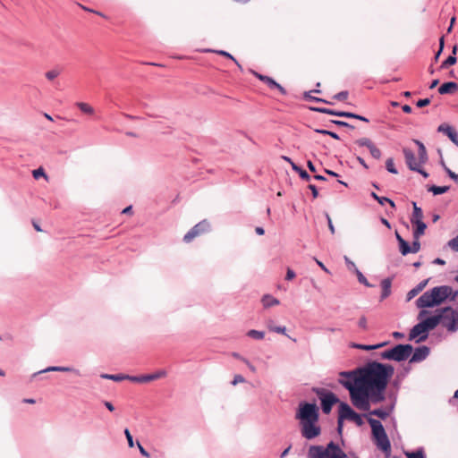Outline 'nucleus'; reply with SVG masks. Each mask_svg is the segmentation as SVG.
<instances>
[{"label": "nucleus", "instance_id": "obj_46", "mask_svg": "<svg viewBox=\"0 0 458 458\" xmlns=\"http://www.w3.org/2000/svg\"><path fill=\"white\" fill-rule=\"evenodd\" d=\"M331 123H334L335 125H338V126H341V127H348V128H351V129H354V126L344 122V121H341V120H331L330 121Z\"/></svg>", "mask_w": 458, "mask_h": 458}, {"label": "nucleus", "instance_id": "obj_27", "mask_svg": "<svg viewBox=\"0 0 458 458\" xmlns=\"http://www.w3.org/2000/svg\"><path fill=\"white\" fill-rule=\"evenodd\" d=\"M449 186H437V185H431L428 188V191L432 192L434 195H440L444 194L446 191H448Z\"/></svg>", "mask_w": 458, "mask_h": 458}, {"label": "nucleus", "instance_id": "obj_34", "mask_svg": "<svg viewBox=\"0 0 458 458\" xmlns=\"http://www.w3.org/2000/svg\"><path fill=\"white\" fill-rule=\"evenodd\" d=\"M371 415L377 416L382 420H385L388 417L389 412L384 409L378 408L371 411L369 412Z\"/></svg>", "mask_w": 458, "mask_h": 458}, {"label": "nucleus", "instance_id": "obj_7", "mask_svg": "<svg viewBox=\"0 0 458 458\" xmlns=\"http://www.w3.org/2000/svg\"><path fill=\"white\" fill-rule=\"evenodd\" d=\"M313 392L317 394L321 402V409L325 414H329L332 407L339 403L338 397L331 391L325 388L315 387Z\"/></svg>", "mask_w": 458, "mask_h": 458}, {"label": "nucleus", "instance_id": "obj_16", "mask_svg": "<svg viewBox=\"0 0 458 458\" xmlns=\"http://www.w3.org/2000/svg\"><path fill=\"white\" fill-rule=\"evenodd\" d=\"M403 154L405 158L406 165L408 168L411 171L418 170V166L423 165V163H420V160L416 161L415 155L412 150L408 148H403Z\"/></svg>", "mask_w": 458, "mask_h": 458}, {"label": "nucleus", "instance_id": "obj_31", "mask_svg": "<svg viewBox=\"0 0 458 458\" xmlns=\"http://www.w3.org/2000/svg\"><path fill=\"white\" fill-rule=\"evenodd\" d=\"M102 378L113 380L115 382H120L123 380H125V375L124 374H101Z\"/></svg>", "mask_w": 458, "mask_h": 458}, {"label": "nucleus", "instance_id": "obj_40", "mask_svg": "<svg viewBox=\"0 0 458 458\" xmlns=\"http://www.w3.org/2000/svg\"><path fill=\"white\" fill-rule=\"evenodd\" d=\"M369 150L372 157L375 159H379L381 157V150L375 144L369 148Z\"/></svg>", "mask_w": 458, "mask_h": 458}, {"label": "nucleus", "instance_id": "obj_57", "mask_svg": "<svg viewBox=\"0 0 458 458\" xmlns=\"http://www.w3.org/2000/svg\"><path fill=\"white\" fill-rule=\"evenodd\" d=\"M272 332L285 335L286 327L284 326H276L275 328H272Z\"/></svg>", "mask_w": 458, "mask_h": 458}, {"label": "nucleus", "instance_id": "obj_4", "mask_svg": "<svg viewBox=\"0 0 458 458\" xmlns=\"http://www.w3.org/2000/svg\"><path fill=\"white\" fill-rule=\"evenodd\" d=\"M368 421L371 427L376 445L385 454L386 456H390L391 443L382 423L379 420L371 418H369Z\"/></svg>", "mask_w": 458, "mask_h": 458}, {"label": "nucleus", "instance_id": "obj_24", "mask_svg": "<svg viewBox=\"0 0 458 458\" xmlns=\"http://www.w3.org/2000/svg\"><path fill=\"white\" fill-rule=\"evenodd\" d=\"M261 302H262L264 308H270L272 306H276L280 303L278 299L273 297L270 294H265L261 299Z\"/></svg>", "mask_w": 458, "mask_h": 458}, {"label": "nucleus", "instance_id": "obj_58", "mask_svg": "<svg viewBox=\"0 0 458 458\" xmlns=\"http://www.w3.org/2000/svg\"><path fill=\"white\" fill-rule=\"evenodd\" d=\"M137 446H138V448H139V450H140V453L143 456H145V457H147V458H149V457H150L149 453H148V452H147V451L145 450V448L140 445V442H137Z\"/></svg>", "mask_w": 458, "mask_h": 458}, {"label": "nucleus", "instance_id": "obj_60", "mask_svg": "<svg viewBox=\"0 0 458 458\" xmlns=\"http://www.w3.org/2000/svg\"><path fill=\"white\" fill-rule=\"evenodd\" d=\"M295 276V272L291 268H287L285 279L290 281L293 280Z\"/></svg>", "mask_w": 458, "mask_h": 458}, {"label": "nucleus", "instance_id": "obj_64", "mask_svg": "<svg viewBox=\"0 0 458 458\" xmlns=\"http://www.w3.org/2000/svg\"><path fill=\"white\" fill-rule=\"evenodd\" d=\"M309 189L311 191L313 198H315V199L318 198V191L317 187L314 184H310Z\"/></svg>", "mask_w": 458, "mask_h": 458}, {"label": "nucleus", "instance_id": "obj_21", "mask_svg": "<svg viewBox=\"0 0 458 458\" xmlns=\"http://www.w3.org/2000/svg\"><path fill=\"white\" fill-rule=\"evenodd\" d=\"M392 279L387 277L381 281L382 293L381 300L387 298L391 294Z\"/></svg>", "mask_w": 458, "mask_h": 458}, {"label": "nucleus", "instance_id": "obj_35", "mask_svg": "<svg viewBox=\"0 0 458 458\" xmlns=\"http://www.w3.org/2000/svg\"><path fill=\"white\" fill-rule=\"evenodd\" d=\"M386 170L390 174H398V171H397V169L394 166V159L392 157H389V158L386 159Z\"/></svg>", "mask_w": 458, "mask_h": 458}, {"label": "nucleus", "instance_id": "obj_33", "mask_svg": "<svg viewBox=\"0 0 458 458\" xmlns=\"http://www.w3.org/2000/svg\"><path fill=\"white\" fill-rule=\"evenodd\" d=\"M407 458H426L423 448H419L414 452H405Z\"/></svg>", "mask_w": 458, "mask_h": 458}, {"label": "nucleus", "instance_id": "obj_39", "mask_svg": "<svg viewBox=\"0 0 458 458\" xmlns=\"http://www.w3.org/2000/svg\"><path fill=\"white\" fill-rule=\"evenodd\" d=\"M315 132L317 133H319V134H323V135H327V136H330L332 137L333 139H335V140H339V135L334 131H328V130H326V129H315L314 130Z\"/></svg>", "mask_w": 458, "mask_h": 458}, {"label": "nucleus", "instance_id": "obj_2", "mask_svg": "<svg viewBox=\"0 0 458 458\" xmlns=\"http://www.w3.org/2000/svg\"><path fill=\"white\" fill-rule=\"evenodd\" d=\"M295 419L300 422L301 434L305 439L311 440L321 434L318 408L315 403H300Z\"/></svg>", "mask_w": 458, "mask_h": 458}, {"label": "nucleus", "instance_id": "obj_53", "mask_svg": "<svg viewBox=\"0 0 458 458\" xmlns=\"http://www.w3.org/2000/svg\"><path fill=\"white\" fill-rule=\"evenodd\" d=\"M124 435H125V437L127 438L128 445L130 447H132L134 445V442H133L132 436H131V432H130V430L128 428H125Z\"/></svg>", "mask_w": 458, "mask_h": 458}, {"label": "nucleus", "instance_id": "obj_63", "mask_svg": "<svg viewBox=\"0 0 458 458\" xmlns=\"http://www.w3.org/2000/svg\"><path fill=\"white\" fill-rule=\"evenodd\" d=\"M344 420L340 419V413L338 412V420H337V431L339 434H342L343 427H344Z\"/></svg>", "mask_w": 458, "mask_h": 458}, {"label": "nucleus", "instance_id": "obj_20", "mask_svg": "<svg viewBox=\"0 0 458 458\" xmlns=\"http://www.w3.org/2000/svg\"><path fill=\"white\" fill-rule=\"evenodd\" d=\"M413 142L418 146V159L420 163L425 164L428 159L426 147L419 140H413Z\"/></svg>", "mask_w": 458, "mask_h": 458}, {"label": "nucleus", "instance_id": "obj_52", "mask_svg": "<svg viewBox=\"0 0 458 458\" xmlns=\"http://www.w3.org/2000/svg\"><path fill=\"white\" fill-rule=\"evenodd\" d=\"M377 202H378L380 205H384L385 203H386V202H387V203H389V204L391 205V207H392V208H394V207H395L394 202L392 199H388V198H386V197H380V196H379V198H378V199H377Z\"/></svg>", "mask_w": 458, "mask_h": 458}, {"label": "nucleus", "instance_id": "obj_54", "mask_svg": "<svg viewBox=\"0 0 458 458\" xmlns=\"http://www.w3.org/2000/svg\"><path fill=\"white\" fill-rule=\"evenodd\" d=\"M61 372H72L77 376H81V372L79 369H74L73 367H64L62 366Z\"/></svg>", "mask_w": 458, "mask_h": 458}, {"label": "nucleus", "instance_id": "obj_37", "mask_svg": "<svg viewBox=\"0 0 458 458\" xmlns=\"http://www.w3.org/2000/svg\"><path fill=\"white\" fill-rule=\"evenodd\" d=\"M355 143L360 147L371 148L374 143L369 138H360L355 140Z\"/></svg>", "mask_w": 458, "mask_h": 458}, {"label": "nucleus", "instance_id": "obj_49", "mask_svg": "<svg viewBox=\"0 0 458 458\" xmlns=\"http://www.w3.org/2000/svg\"><path fill=\"white\" fill-rule=\"evenodd\" d=\"M344 261L349 270L355 272L356 269H358L355 263L352 262L347 256H344Z\"/></svg>", "mask_w": 458, "mask_h": 458}, {"label": "nucleus", "instance_id": "obj_6", "mask_svg": "<svg viewBox=\"0 0 458 458\" xmlns=\"http://www.w3.org/2000/svg\"><path fill=\"white\" fill-rule=\"evenodd\" d=\"M413 347L411 344H397L394 347L386 350L380 353V357L384 360L394 361H403L411 357Z\"/></svg>", "mask_w": 458, "mask_h": 458}, {"label": "nucleus", "instance_id": "obj_45", "mask_svg": "<svg viewBox=\"0 0 458 458\" xmlns=\"http://www.w3.org/2000/svg\"><path fill=\"white\" fill-rule=\"evenodd\" d=\"M125 379L130 380L134 383H144L143 382V376H130L125 375Z\"/></svg>", "mask_w": 458, "mask_h": 458}, {"label": "nucleus", "instance_id": "obj_14", "mask_svg": "<svg viewBox=\"0 0 458 458\" xmlns=\"http://www.w3.org/2000/svg\"><path fill=\"white\" fill-rule=\"evenodd\" d=\"M428 337V334L426 332L420 322L413 326L409 333V340H414L417 344L426 341Z\"/></svg>", "mask_w": 458, "mask_h": 458}, {"label": "nucleus", "instance_id": "obj_55", "mask_svg": "<svg viewBox=\"0 0 458 458\" xmlns=\"http://www.w3.org/2000/svg\"><path fill=\"white\" fill-rule=\"evenodd\" d=\"M441 164H442V166H443L444 170H445V173L448 174V176H449L451 179L454 180V178H455V176H456V174H455V173H454V172H453L451 169H449V168L445 165V164L443 161L441 162Z\"/></svg>", "mask_w": 458, "mask_h": 458}, {"label": "nucleus", "instance_id": "obj_36", "mask_svg": "<svg viewBox=\"0 0 458 458\" xmlns=\"http://www.w3.org/2000/svg\"><path fill=\"white\" fill-rule=\"evenodd\" d=\"M354 273L356 274L357 279L360 284H361L367 287H373V285L369 283L367 278L364 276V275L359 269H356V271Z\"/></svg>", "mask_w": 458, "mask_h": 458}, {"label": "nucleus", "instance_id": "obj_50", "mask_svg": "<svg viewBox=\"0 0 458 458\" xmlns=\"http://www.w3.org/2000/svg\"><path fill=\"white\" fill-rule=\"evenodd\" d=\"M215 52L217 53L218 55H221L227 58L232 59L240 68H242L241 65L238 64L237 60L230 53L224 51V50H218V51H215Z\"/></svg>", "mask_w": 458, "mask_h": 458}, {"label": "nucleus", "instance_id": "obj_19", "mask_svg": "<svg viewBox=\"0 0 458 458\" xmlns=\"http://www.w3.org/2000/svg\"><path fill=\"white\" fill-rule=\"evenodd\" d=\"M429 279H425L421 282H420L414 288L410 290L407 293V301H411L415 296H417L428 284Z\"/></svg>", "mask_w": 458, "mask_h": 458}, {"label": "nucleus", "instance_id": "obj_12", "mask_svg": "<svg viewBox=\"0 0 458 458\" xmlns=\"http://www.w3.org/2000/svg\"><path fill=\"white\" fill-rule=\"evenodd\" d=\"M310 110L318 112V113H322V114L335 115V116H339V117L354 118V119L363 121L366 123L369 122V119L366 118L365 116H362V115H360V114H357L354 113H351V112L336 111V110H333V109H329V108H326V107H310Z\"/></svg>", "mask_w": 458, "mask_h": 458}, {"label": "nucleus", "instance_id": "obj_5", "mask_svg": "<svg viewBox=\"0 0 458 458\" xmlns=\"http://www.w3.org/2000/svg\"><path fill=\"white\" fill-rule=\"evenodd\" d=\"M308 458H346L345 453L335 442H329L326 447L310 445Z\"/></svg>", "mask_w": 458, "mask_h": 458}, {"label": "nucleus", "instance_id": "obj_29", "mask_svg": "<svg viewBox=\"0 0 458 458\" xmlns=\"http://www.w3.org/2000/svg\"><path fill=\"white\" fill-rule=\"evenodd\" d=\"M76 106L84 114H94V108L91 106H89V104H87V103L77 102Z\"/></svg>", "mask_w": 458, "mask_h": 458}, {"label": "nucleus", "instance_id": "obj_62", "mask_svg": "<svg viewBox=\"0 0 458 458\" xmlns=\"http://www.w3.org/2000/svg\"><path fill=\"white\" fill-rule=\"evenodd\" d=\"M166 376V372L165 370H158L153 373L154 380L164 377Z\"/></svg>", "mask_w": 458, "mask_h": 458}, {"label": "nucleus", "instance_id": "obj_43", "mask_svg": "<svg viewBox=\"0 0 458 458\" xmlns=\"http://www.w3.org/2000/svg\"><path fill=\"white\" fill-rule=\"evenodd\" d=\"M348 95H349L348 91L344 90V91H341V92L335 94L333 97V98L335 100H338V101H344L347 99Z\"/></svg>", "mask_w": 458, "mask_h": 458}, {"label": "nucleus", "instance_id": "obj_22", "mask_svg": "<svg viewBox=\"0 0 458 458\" xmlns=\"http://www.w3.org/2000/svg\"><path fill=\"white\" fill-rule=\"evenodd\" d=\"M457 89H458V85L456 82L449 81V82L443 83L438 88V92L441 95L449 94V93H452L453 91L456 90Z\"/></svg>", "mask_w": 458, "mask_h": 458}, {"label": "nucleus", "instance_id": "obj_8", "mask_svg": "<svg viewBox=\"0 0 458 458\" xmlns=\"http://www.w3.org/2000/svg\"><path fill=\"white\" fill-rule=\"evenodd\" d=\"M442 317L441 322L449 332H456L458 330V310L451 307L443 308L438 313Z\"/></svg>", "mask_w": 458, "mask_h": 458}, {"label": "nucleus", "instance_id": "obj_28", "mask_svg": "<svg viewBox=\"0 0 458 458\" xmlns=\"http://www.w3.org/2000/svg\"><path fill=\"white\" fill-rule=\"evenodd\" d=\"M456 53V47H454L453 55H449L441 64L440 68L445 69L450 65H453L456 63V57L454 56Z\"/></svg>", "mask_w": 458, "mask_h": 458}, {"label": "nucleus", "instance_id": "obj_51", "mask_svg": "<svg viewBox=\"0 0 458 458\" xmlns=\"http://www.w3.org/2000/svg\"><path fill=\"white\" fill-rule=\"evenodd\" d=\"M32 174H33V177L37 180L40 177L47 178V174H46L45 171L43 170V168L35 169Z\"/></svg>", "mask_w": 458, "mask_h": 458}, {"label": "nucleus", "instance_id": "obj_41", "mask_svg": "<svg viewBox=\"0 0 458 458\" xmlns=\"http://www.w3.org/2000/svg\"><path fill=\"white\" fill-rule=\"evenodd\" d=\"M61 369H62V366H52V367H47V369H42L37 373H34L33 374V377H36L37 375L38 374H41V373H46V372H50V371H58V372H61Z\"/></svg>", "mask_w": 458, "mask_h": 458}, {"label": "nucleus", "instance_id": "obj_59", "mask_svg": "<svg viewBox=\"0 0 458 458\" xmlns=\"http://www.w3.org/2000/svg\"><path fill=\"white\" fill-rule=\"evenodd\" d=\"M244 381H245V379L242 375H235L233 377V380L232 381V385L235 386L238 383H242Z\"/></svg>", "mask_w": 458, "mask_h": 458}, {"label": "nucleus", "instance_id": "obj_61", "mask_svg": "<svg viewBox=\"0 0 458 458\" xmlns=\"http://www.w3.org/2000/svg\"><path fill=\"white\" fill-rule=\"evenodd\" d=\"M358 325H359L360 327H361L362 329L366 330L367 329V318H366V317L362 316L359 319Z\"/></svg>", "mask_w": 458, "mask_h": 458}, {"label": "nucleus", "instance_id": "obj_25", "mask_svg": "<svg viewBox=\"0 0 458 458\" xmlns=\"http://www.w3.org/2000/svg\"><path fill=\"white\" fill-rule=\"evenodd\" d=\"M412 225H416L413 230V238L420 239L425 233L427 225L424 222L412 223Z\"/></svg>", "mask_w": 458, "mask_h": 458}, {"label": "nucleus", "instance_id": "obj_9", "mask_svg": "<svg viewBox=\"0 0 458 458\" xmlns=\"http://www.w3.org/2000/svg\"><path fill=\"white\" fill-rule=\"evenodd\" d=\"M429 313L427 310H420L418 314V320L422 324L424 329L428 334L430 330L436 328L438 324L441 322L442 317L439 314H436L427 318V315Z\"/></svg>", "mask_w": 458, "mask_h": 458}, {"label": "nucleus", "instance_id": "obj_15", "mask_svg": "<svg viewBox=\"0 0 458 458\" xmlns=\"http://www.w3.org/2000/svg\"><path fill=\"white\" fill-rule=\"evenodd\" d=\"M430 353V349L426 346H419L415 348L414 351H412V355L410 359V362L415 363V362H420L428 358V356Z\"/></svg>", "mask_w": 458, "mask_h": 458}, {"label": "nucleus", "instance_id": "obj_1", "mask_svg": "<svg viewBox=\"0 0 458 458\" xmlns=\"http://www.w3.org/2000/svg\"><path fill=\"white\" fill-rule=\"evenodd\" d=\"M392 365L369 361L352 370L339 372L338 383L349 391L352 405L368 411L370 403L385 401V391L389 378L394 375Z\"/></svg>", "mask_w": 458, "mask_h": 458}, {"label": "nucleus", "instance_id": "obj_32", "mask_svg": "<svg viewBox=\"0 0 458 458\" xmlns=\"http://www.w3.org/2000/svg\"><path fill=\"white\" fill-rule=\"evenodd\" d=\"M247 335L249 337L256 339V340H262L265 336V332L255 330V329H250L247 332Z\"/></svg>", "mask_w": 458, "mask_h": 458}, {"label": "nucleus", "instance_id": "obj_38", "mask_svg": "<svg viewBox=\"0 0 458 458\" xmlns=\"http://www.w3.org/2000/svg\"><path fill=\"white\" fill-rule=\"evenodd\" d=\"M399 250L402 255L406 256L411 253V246L406 241H402V242L399 243Z\"/></svg>", "mask_w": 458, "mask_h": 458}, {"label": "nucleus", "instance_id": "obj_42", "mask_svg": "<svg viewBox=\"0 0 458 458\" xmlns=\"http://www.w3.org/2000/svg\"><path fill=\"white\" fill-rule=\"evenodd\" d=\"M60 74V71L53 69L46 72V78L49 81L55 80Z\"/></svg>", "mask_w": 458, "mask_h": 458}, {"label": "nucleus", "instance_id": "obj_18", "mask_svg": "<svg viewBox=\"0 0 458 458\" xmlns=\"http://www.w3.org/2000/svg\"><path fill=\"white\" fill-rule=\"evenodd\" d=\"M257 78H259L261 81L265 82L270 89H277L282 95L286 94V90L284 87H282L279 83H277L274 79L268 77L267 75H262L258 72L254 73Z\"/></svg>", "mask_w": 458, "mask_h": 458}, {"label": "nucleus", "instance_id": "obj_56", "mask_svg": "<svg viewBox=\"0 0 458 458\" xmlns=\"http://www.w3.org/2000/svg\"><path fill=\"white\" fill-rule=\"evenodd\" d=\"M429 103H430V99L429 98H422V99H419L417 101L416 105H417L418 107H424V106L429 105Z\"/></svg>", "mask_w": 458, "mask_h": 458}, {"label": "nucleus", "instance_id": "obj_11", "mask_svg": "<svg viewBox=\"0 0 458 458\" xmlns=\"http://www.w3.org/2000/svg\"><path fill=\"white\" fill-rule=\"evenodd\" d=\"M338 412L340 413L341 420L353 421L357 426H362L364 423L361 416L354 411L352 407L344 402H340Z\"/></svg>", "mask_w": 458, "mask_h": 458}, {"label": "nucleus", "instance_id": "obj_44", "mask_svg": "<svg viewBox=\"0 0 458 458\" xmlns=\"http://www.w3.org/2000/svg\"><path fill=\"white\" fill-rule=\"evenodd\" d=\"M352 347L356 348V349L364 350V351L375 350L374 344L367 345V344H352Z\"/></svg>", "mask_w": 458, "mask_h": 458}, {"label": "nucleus", "instance_id": "obj_26", "mask_svg": "<svg viewBox=\"0 0 458 458\" xmlns=\"http://www.w3.org/2000/svg\"><path fill=\"white\" fill-rule=\"evenodd\" d=\"M312 92L319 93L320 90L319 89H315V90H312V91L305 92L304 93V98L307 99V100H310V101L322 102V103H326V104H329V105L332 104V102L327 101L326 99L311 96Z\"/></svg>", "mask_w": 458, "mask_h": 458}, {"label": "nucleus", "instance_id": "obj_30", "mask_svg": "<svg viewBox=\"0 0 458 458\" xmlns=\"http://www.w3.org/2000/svg\"><path fill=\"white\" fill-rule=\"evenodd\" d=\"M292 168L295 172H297L300 175V177L303 180L310 181V175L303 169H301L300 166H298L295 163H292Z\"/></svg>", "mask_w": 458, "mask_h": 458}, {"label": "nucleus", "instance_id": "obj_23", "mask_svg": "<svg viewBox=\"0 0 458 458\" xmlns=\"http://www.w3.org/2000/svg\"><path fill=\"white\" fill-rule=\"evenodd\" d=\"M413 211L411 217V223L423 222V212L421 208L418 207L416 202H412Z\"/></svg>", "mask_w": 458, "mask_h": 458}, {"label": "nucleus", "instance_id": "obj_3", "mask_svg": "<svg viewBox=\"0 0 458 458\" xmlns=\"http://www.w3.org/2000/svg\"><path fill=\"white\" fill-rule=\"evenodd\" d=\"M458 292L453 293V289L448 285L436 286L423 293L417 300L416 306L420 309L433 308L440 305L446 299L454 300Z\"/></svg>", "mask_w": 458, "mask_h": 458}, {"label": "nucleus", "instance_id": "obj_48", "mask_svg": "<svg viewBox=\"0 0 458 458\" xmlns=\"http://www.w3.org/2000/svg\"><path fill=\"white\" fill-rule=\"evenodd\" d=\"M420 239H414L411 246V253H417L420 250Z\"/></svg>", "mask_w": 458, "mask_h": 458}, {"label": "nucleus", "instance_id": "obj_17", "mask_svg": "<svg viewBox=\"0 0 458 458\" xmlns=\"http://www.w3.org/2000/svg\"><path fill=\"white\" fill-rule=\"evenodd\" d=\"M437 131L445 133L458 147V132L454 127L447 123H442L438 126Z\"/></svg>", "mask_w": 458, "mask_h": 458}, {"label": "nucleus", "instance_id": "obj_47", "mask_svg": "<svg viewBox=\"0 0 458 458\" xmlns=\"http://www.w3.org/2000/svg\"><path fill=\"white\" fill-rule=\"evenodd\" d=\"M448 246L454 251H458V234L448 242Z\"/></svg>", "mask_w": 458, "mask_h": 458}, {"label": "nucleus", "instance_id": "obj_10", "mask_svg": "<svg viewBox=\"0 0 458 458\" xmlns=\"http://www.w3.org/2000/svg\"><path fill=\"white\" fill-rule=\"evenodd\" d=\"M429 313L427 310H420L418 314V320L422 324L424 329L428 334L430 330L436 328L438 324L441 322L442 317L439 314H436L427 318V315Z\"/></svg>", "mask_w": 458, "mask_h": 458}, {"label": "nucleus", "instance_id": "obj_13", "mask_svg": "<svg viewBox=\"0 0 458 458\" xmlns=\"http://www.w3.org/2000/svg\"><path fill=\"white\" fill-rule=\"evenodd\" d=\"M210 225L207 220H202L195 225L184 236L183 242L186 243L191 242L195 237L199 234L209 231Z\"/></svg>", "mask_w": 458, "mask_h": 458}]
</instances>
